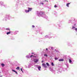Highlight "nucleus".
<instances>
[{"mask_svg":"<svg viewBox=\"0 0 77 77\" xmlns=\"http://www.w3.org/2000/svg\"><path fill=\"white\" fill-rule=\"evenodd\" d=\"M38 14L40 15H42L44 14V12L42 11H40V12H38Z\"/></svg>","mask_w":77,"mask_h":77,"instance_id":"nucleus-1","label":"nucleus"},{"mask_svg":"<svg viewBox=\"0 0 77 77\" xmlns=\"http://www.w3.org/2000/svg\"><path fill=\"white\" fill-rule=\"evenodd\" d=\"M42 65L43 66H44V67H45V68H47V65H46V64H45L43 63L42 64Z\"/></svg>","mask_w":77,"mask_h":77,"instance_id":"nucleus-2","label":"nucleus"},{"mask_svg":"<svg viewBox=\"0 0 77 77\" xmlns=\"http://www.w3.org/2000/svg\"><path fill=\"white\" fill-rule=\"evenodd\" d=\"M39 60L38 59H35L34 62H38Z\"/></svg>","mask_w":77,"mask_h":77,"instance_id":"nucleus-3","label":"nucleus"},{"mask_svg":"<svg viewBox=\"0 0 77 77\" xmlns=\"http://www.w3.org/2000/svg\"><path fill=\"white\" fill-rule=\"evenodd\" d=\"M28 11H29V12H30V11H31V10H32V8H28Z\"/></svg>","mask_w":77,"mask_h":77,"instance_id":"nucleus-4","label":"nucleus"},{"mask_svg":"<svg viewBox=\"0 0 77 77\" xmlns=\"http://www.w3.org/2000/svg\"><path fill=\"white\" fill-rule=\"evenodd\" d=\"M69 5H70V3H67L66 5V6H67V7H69Z\"/></svg>","mask_w":77,"mask_h":77,"instance_id":"nucleus-5","label":"nucleus"},{"mask_svg":"<svg viewBox=\"0 0 77 77\" xmlns=\"http://www.w3.org/2000/svg\"><path fill=\"white\" fill-rule=\"evenodd\" d=\"M63 60H64L63 59H61L59 60V62H61V61L62 62L63 61Z\"/></svg>","mask_w":77,"mask_h":77,"instance_id":"nucleus-6","label":"nucleus"},{"mask_svg":"<svg viewBox=\"0 0 77 77\" xmlns=\"http://www.w3.org/2000/svg\"><path fill=\"white\" fill-rule=\"evenodd\" d=\"M41 66L38 67V69L39 71H41Z\"/></svg>","mask_w":77,"mask_h":77,"instance_id":"nucleus-7","label":"nucleus"},{"mask_svg":"<svg viewBox=\"0 0 77 77\" xmlns=\"http://www.w3.org/2000/svg\"><path fill=\"white\" fill-rule=\"evenodd\" d=\"M9 34H11V31L7 33V35H9Z\"/></svg>","mask_w":77,"mask_h":77,"instance_id":"nucleus-8","label":"nucleus"},{"mask_svg":"<svg viewBox=\"0 0 77 77\" xmlns=\"http://www.w3.org/2000/svg\"><path fill=\"white\" fill-rule=\"evenodd\" d=\"M25 11L26 12H29V11L28 10H26Z\"/></svg>","mask_w":77,"mask_h":77,"instance_id":"nucleus-9","label":"nucleus"},{"mask_svg":"<svg viewBox=\"0 0 77 77\" xmlns=\"http://www.w3.org/2000/svg\"><path fill=\"white\" fill-rule=\"evenodd\" d=\"M1 65H2V66L3 67H4V66H5V64H3V63H2V64H1Z\"/></svg>","mask_w":77,"mask_h":77,"instance_id":"nucleus-10","label":"nucleus"},{"mask_svg":"<svg viewBox=\"0 0 77 77\" xmlns=\"http://www.w3.org/2000/svg\"><path fill=\"white\" fill-rule=\"evenodd\" d=\"M16 69H18V70L19 69H20V67H17V68H16Z\"/></svg>","mask_w":77,"mask_h":77,"instance_id":"nucleus-11","label":"nucleus"},{"mask_svg":"<svg viewBox=\"0 0 77 77\" xmlns=\"http://www.w3.org/2000/svg\"><path fill=\"white\" fill-rule=\"evenodd\" d=\"M69 63H71L72 62V61L70 59H69Z\"/></svg>","mask_w":77,"mask_h":77,"instance_id":"nucleus-12","label":"nucleus"},{"mask_svg":"<svg viewBox=\"0 0 77 77\" xmlns=\"http://www.w3.org/2000/svg\"><path fill=\"white\" fill-rule=\"evenodd\" d=\"M44 56H46V57H47V56H48V55H47V54H44Z\"/></svg>","mask_w":77,"mask_h":77,"instance_id":"nucleus-13","label":"nucleus"},{"mask_svg":"<svg viewBox=\"0 0 77 77\" xmlns=\"http://www.w3.org/2000/svg\"><path fill=\"white\" fill-rule=\"evenodd\" d=\"M46 64L47 65V66H49V63H46Z\"/></svg>","mask_w":77,"mask_h":77,"instance_id":"nucleus-14","label":"nucleus"},{"mask_svg":"<svg viewBox=\"0 0 77 77\" xmlns=\"http://www.w3.org/2000/svg\"><path fill=\"white\" fill-rule=\"evenodd\" d=\"M51 65L52 66H54V63H53L52 62L51 63Z\"/></svg>","mask_w":77,"mask_h":77,"instance_id":"nucleus-15","label":"nucleus"},{"mask_svg":"<svg viewBox=\"0 0 77 77\" xmlns=\"http://www.w3.org/2000/svg\"><path fill=\"white\" fill-rule=\"evenodd\" d=\"M54 8H57V6H56V5H55L54 6Z\"/></svg>","mask_w":77,"mask_h":77,"instance_id":"nucleus-16","label":"nucleus"},{"mask_svg":"<svg viewBox=\"0 0 77 77\" xmlns=\"http://www.w3.org/2000/svg\"><path fill=\"white\" fill-rule=\"evenodd\" d=\"M20 70H21V71H22V72H23V70L22 69V68H21L20 69Z\"/></svg>","mask_w":77,"mask_h":77,"instance_id":"nucleus-17","label":"nucleus"},{"mask_svg":"<svg viewBox=\"0 0 77 77\" xmlns=\"http://www.w3.org/2000/svg\"><path fill=\"white\" fill-rule=\"evenodd\" d=\"M32 28H34V27H35V26H34V25H32Z\"/></svg>","mask_w":77,"mask_h":77,"instance_id":"nucleus-18","label":"nucleus"},{"mask_svg":"<svg viewBox=\"0 0 77 77\" xmlns=\"http://www.w3.org/2000/svg\"><path fill=\"white\" fill-rule=\"evenodd\" d=\"M33 55H31L30 57H33Z\"/></svg>","mask_w":77,"mask_h":77,"instance_id":"nucleus-19","label":"nucleus"},{"mask_svg":"<svg viewBox=\"0 0 77 77\" xmlns=\"http://www.w3.org/2000/svg\"><path fill=\"white\" fill-rule=\"evenodd\" d=\"M55 60H57V59H58V58L56 57L55 58Z\"/></svg>","mask_w":77,"mask_h":77,"instance_id":"nucleus-20","label":"nucleus"},{"mask_svg":"<svg viewBox=\"0 0 77 77\" xmlns=\"http://www.w3.org/2000/svg\"><path fill=\"white\" fill-rule=\"evenodd\" d=\"M12 71H13L14 72H15L16 71L15 70H13V69L12 70Z\"/></svg>","mask_w":77,"mask_h":77,"instance_id":"nucleus-21","label":"nucleus"},{"mask_svg":"<svg viewBox=\"0 0 77 77\" xmlns=\"http://www.w3.org/2000/svg\"><path fill=\"white\" fill-rule=\"evenodd\" d=\"M15 73H16V74H18V73H17V71H15Z\"/></svg>","mask_w":77,"mask_h":77,"instance_id":"nucleus-22","label":"nucleus"},{"mask_svg":"<svg viewBox=\"0 0 77 77\" xmlns=\"http://www.w3.org/2000/svg\"><path fill=\"white\" fill-rule=\"evenodd\" d=\"M40 4H42V5H44V3H40Z\"/></svg>","mask_w":77,"mask_h":77,"instance_id":"nucleus-23","label":"nucleus"},{"mask_svg":"<svg viewBox=\"0 0 77 77\" xmlns=\"http://www.w3.org/2000/svg\"><path fill=\"white\" fill-rule=\"evenodd\" d=\"M6 30H10L9 29H8V28L6 29Z\"/></svg>","mask_w":77,"mask_h":77,"instance_id":"nucleus-24","label":"nucleus"},{"mask_svg":"<svg viewBox=\"0 0 77 77\" xmlns=\"http://www.w3.org/2000/svg\"><path fill=\"white\" fill-rule=\"evenodd\" d=\"M31 54H34V53L32 52V53H31Z\"/></svg>","mask_w":77,"mask_h":77,"instance_id":"nucleus-25","label":"nucleus"},{"mask_svg":"<svg viewBox=\"0 0 77 77\" xmlns=\"http://www.w3.org/2000/svg\"><path fill=\"white\" fill-rule=\"evenodd\" d=\"M33 57H36V56H33Z\"/></svg>","mask_w":77,"mask_h":77,"instance_id":"nucleus-26","label":"nucleus"},{"mask_svg":"<svg viewBox=\"0 0 77 77\" xmlns=\"http://www.w3.org/2000/svg\"><path fill=\"white\" fill-rule=\"evenodd\" d=\"M46 50L47 51H48V48H46Z\"/></svg>","mask_w":77,"mask_h":77,"instance_id":"nucleus-27","label":"nucleus"},{"mask_svg":"<svg viewBox=\"0 0 77 77\" xmlns=\"http://www.w3.org/2000/svg\"><path fill=\"white\" fill-rule=\"evenodd\" d=\"M74 26H73L72 27V29H74Z\"/></svg>","mask_w":77,"mask_h":77,"instance_id":"nucleus-28","label":"nucleus"},{"mask_svg":"<svg viewBox=\"0 0 77 77\" xmlns=\"http://www.w3.org/2000/svg\"><path fill=\"white\" fill-rule=\"evenodd\" d=\"M42 62L43 63V62H44V61H42Z\"/></svg>","mask_w":77,"mask_h":77,"instance_id":"nucleus-29","label":"nucleus"},{"mask_svg":"<svg viewBox=\"0 0 77 77\" xmlns=\"http://www.w3.org/2000/svg\"><path fill=\"white\" fill-rule=\"evenodd\" d=\"M45 2H48V1H46V0H45Z\"/></svg>","mask_w":77,"mask_h":77,"instance_id":"nucleus-30","label":"nucleus"},{"mask_svg":"<svg viewBox=\"0 0 77 77\" xmlns=\"http://www.w3.org/2000/svg\"><path fill=\"white\" fill-rule=\"evenodd\" d=\"M34 54V55H36V54Z\"/></svg>","mask_w":77,"mask_h":77,"instance_id":"nucleus-31","label":"nucleus"},{"mask_svg":"<svg viewBox=\"0 0 77 77\" xmlns=\"http://www.w3.org/2000/svg\"><path fill=\"white\" fill-rule=\"evenodd\" d=\"M51 48L52 50H53V48Z\"/></svg>","mask_w":77,"mask_h":77,"instance_id":"nucleus-32","label":"nucleus"}]
</instances>
